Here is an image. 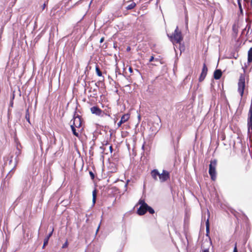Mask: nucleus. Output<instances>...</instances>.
Listing matches in <instances>:
<instances>
[{
	"label": "nucleus",
	"mask_w": 252,
	"mask_h": 252,
	"mask_svg": "<svg viewBox=\"0 0 252 252\" xmlns=\"http://www.w3.org/2000/svg\"><path fill=\"white\" fill-rule=\"evenodd\" d=\"M75 127L76 126H74L73 125H71V130H72V131L73 133V134L74 135H75L76 137H79V133L78 132L76 131V130L75 129Z\"/></svg>",
	"instance_id": "ddd939ff"
},
{
	"label": "nucleus",
	"mask_w": 252,
	"mask_h": 252,
	"mask_svg": "<svg viewBox=\"0 0 252 252\" xmlns=\"http://www.w3.org/2000/svg\"><path fill=\"white\" fill-rule=\"evenodd\" d=\"M100 223H99V225H98V227H97V229H96V233H97L98 232V230H99V228H100Z\"/></svg>",
	"instance_id": "5701e85b"
},
{
	"label": "nucleus",
	"mask_w": 252,
	"mask_h": 252,
	"mask_svg": "<svg viewBox=\"0 0 252 252\" xmlns=\"http://www.w3.org/2000/svg\"><path fill=\"white\" fill-rule=\"evenodd\" d=\"M129 119V115L128 114H124V115H123L122 117H121V120L117 124L118 127H119L120 126H121L122 124L127 122Z\"/></svg>",
	"instance_id": "6e6552de"
},
{
	"label": "nucleus",
	"mask_w": 252,
	"mask_h": 252,
	"mask_svg": "<svg viewBox=\"0 0 252 252\" xmlns=\"http://www.w3.org/2000/svg\"><path fill=\"white\" fill-rule=\"evenodd\" d=\"M96 189H94L93 191V203L94 205L96 201Z\"/></svg>",
	"instance_id": "4468645a"
},
{
	"label": "nucleus",
	"mask_w": 252,
	"mask_h": 252,
	"mask_svg": "<svg viewBox=\"0 0 252 252\" xmlns=\"http://www.w3.org/2000/svg\"><path fill=\"white\" fill-rule=\"evenodd\" d=\"M217 160L214 159L211 161L209 165V173L212 180H215L216 179V171Z\"/></svg>",
	"instance_id": "f03ea898"
},
{
	"label": "nucleus",
	"mask_w": 252,
	"mask_h": 252,
	"mask_svg": "<svg viewBox=\"0 0 252 252\" xmlns=\"http://www.w3.org/2000/svg\"><path fill=\"white\" fill-rule=\"evenodd\" d=\"M202 252H209V251L208 249H205L203 250Z\"/></svg>",
	"instance_id": "393cba45"
},
{
	"label": "nucleus",
	"mask_w": 252,
	"mask_h": 252,
	"mask_svg": "<svg viewBox=\"0 0 252 252\" xmlns=\"http://www.w3.org/2000/svg\"><path fill=\"white\" fill-rule=\"evenodd\" d=\"M71 125H73L76 127L79 128L81 125V119L79 117H75L73 120V124Z\"/></svg>",
	"instance_id": "1a4fd4ad"
},
{
	"label": "nucleus",
	"mask_w": 252,
	"mask_h": 252,
	"mask_svg": "<svg viewBox=\"0 0 252 252\" xmlns=\"http://www.w3.org/2000/svg\"><path fill=\"white\" fill-rule=\"evenodd\" d=\"M109 149H110V152L112 153V151H113L112 147L111 146H110L109 147Z\"/></svg>",
	"instance_id": "bb28decb"
},
{
	"label": "nucleus",
	"mask_w": 252,
	"mask_h": 252,
	"mask_svg": "<svg viewBox=\"0 0 252 252\" xmlns=\"http://www.w3.org/2000/svg\"><path fill=\"white\" fill-rule=\"evenodd\" d=\"M187 22H188V19L187 18H186V23H187Z\"/></svg>",
	"instance_id": "72a5a7b5"
},
{
	"label": "nucleus",
	"mask_w": 252,
	"mask_h": 252,
	"mask_svg": "<svg viewBox=\"0 0 252 252\" xmlns=\"http://www.w3.org/2000/svg\"><path fill=\"white\" fill-rule=\"evenodd\" d=\"M251 4L252 5V0H251Z\"/></svg>",
	"instance_id": "f704fd0d"
},
{
	"label": "nucleus",
	"mask_w": 252,
	"mask_h": 252,
	"mask_svg": "<svg viewBox=\"0 0 252 252\" xmlns=\"http://www.w3.org/2000/svg\"><path fill=\"white\" fill-rule=\"evenodd\" d=\"M103 41H104V37H102V38L100 39V43H102V42H103Z\"/></svg>",
	"instance_id": "a878e982"
},
{
	"label": "nucleus",
	"mask_w": 252,
	"mask_h": 252,
	"mask_svg": "<svg viewBox=\"0 0 252 252\" xmlns=\"http://www.w3.org/2000/svg\"><path fill=\"white\" fill-rule=\"evenodd\" d=\"M169 37L173 44L180 43L181 41L183 39V38L182 36L181 32L178 31V27L175 30L173 35L169 36Z\"/></svg>",
	"instance_id": "7ed1b4c3"
},
{
	"label": "nucleus",
	"mask_w": 252,
	"mask_h": 252,
	"mask_svg": "<svg viewBox=\"0 0 252 252\" xmlns=\"http://www.w3.org/2000/svg\"><path fill=\"white\" fill-rule=\"evenodd\" d=\"M147 211H148L150 214H153L155 213L154 210L151 207L148 205V207H147Z\"/></svg>",
	"instance_id": "f3484780"
},
{
	"label": "nucleus",
	"mask_w": 252,
	"mask_h": 252,
	"mask_svg": "<svg viewBox=\"0 0 252 252\" xmlns=\"http://www.w3.org/2000/svg\"><path fill=\"white\" fill-rule=\"evenodd\" d=\"M106 115H108V116H110V115L109 114H105Z\"/></svg>",
	"instance_id": "473e14b6"
},
{
	"label": "nucleus",
	"mask_w": 252,
	"mask_h": 252,
	"mask_svg": "<svg viewBox=\"0 0 252 252\" xmlns=\"http://www.w3.org/2000/svg\"><path fill=\"white\" fill-rule=\"evenodd\" d=\"M238 6H239V8L240 13L241 14H243V9H242L241 3L238 4Z\"/></svg>",
	"instance_id": "6ab92c4d"
},
{
	"label": "nucleus",
	"mask_w": 252,
	"mask_h": 252,
	"mask_svg": "<svg viewBox=\"0 0 252 252\" xmlns=\"http://www.w3.org/2000/svg\"><path fill=\"white\" fill-rule=\"evenodd\" d=\"M127 51L130 50V47H128L127 48Z\"/></svg>",
	"instance_id": "c756f323"
},
{
	"label": "nucleus",
	"mask_w": 252,
	"mask_h": 252,
	"mask_svg": "<svg viewBox=\"0 0 252 252\" xmlns=\"http://www.w3.org/2000/svg\"><path fill=\"white\" fill-rule=\"evenodd\" d=\"M154 58L153 56L151 57V58H150V59L149 60V62H153L154 61Z\"/></svg>",
	"instance_id": "412c9836"
},
{
	"label": "nucleus",
	"mask_w": 252,
	"mask_h": 252,
	"mask_svg": "<svg viewBox=\"0 0 252 252\" xmlns=\"http://www.w3.org/2000/svg\"><path fill=\"white\" fill-rule=\"evenodd\" d=\"M135 6H136L135 3L132 2L130 4H129L128 5H127L126 8L128 10L132 9L133 8H134Z\"/></svg>",
	"instance_id": "2eb2a0df"
},
{
	"label": "nucleus",
	"mask_w": 252,
	"mask_h": 252,
	"mask_svg": "<svg viewBox=\"0 0 252 252\" xmlns=\"http://www.w3.org/2000/svg\"><path fill=\"white\" fill-rule=\"evenodd\" d=\"M67 242H66L63 245V248H65L67 246Z\"/></svg>",
	"instance_id": "b1692460"
},
{
	"label": "nucleus",
	"mask_w": 252,
	"mask_h": 252,
	"mask_svg": "<svg viewBox=\"0 0 252 252\" xmlns=\"http://www.w3.org/2000/svg\"><path fill=\"white\" fill-rule=\"evenodd\" d=\"M241 0H237L238 4H241Z\"/></svg>",
	"instance_id": "cd10ccee"
},
{
	"label": "nucleus",
	"mask_w": 252,
	"mask_h": 252,
	"mask_svg": "<svg viewBox=\"0 0 252 252\" xmlns=\"http://www.w3.org/2000/svg\"><path fill=\"white\" fill-rule=\"evenodd\" d=\"M222 75V72L220 70H216L214 73V77L215 79H219Z\"/></svg>",
	"instance_id": "9d476101"
},
{
	"label": "nucleus",
	"mask_w": 252,
	"mask_h": 252,
	"mask_svg": "<svg viewBox=\"0 0 252 252\" xmlns=\"http://www.w3.org/2000/svg\"><path fill=\"white\" fill-rule=\"evenodd\" d=\"M151 176L153 178L157 181L158 178L160 182H164L169 178V173L166 171L163 170L161 173H159L157 169H154L151 171Z\"/></svg>",
	"instance_id": "f257e3e1"
},
{
	"label": "nucleus",
	"mask_w": 252,
	"mask_h": 252,
	"mask_svg": "<svg viewBox=\"0 0 252 252\" xmlns=\"http://www.w3.org/2000/svg\"><path fill=\"white\" fill-rule=\"evenodd\" d=\"M26 118L27 119V120L30 122V117H29V115L28 114H26Z\"/></svg>",
	"instance_id": "aec40b11"
},
{
	"label": "nucleus",
	"mask_w": 252,
	"mask_h": 252,
	"mask_svg": "<svg viewBox=\"0 0 252 252\" xmlns=\"http://www.w3.org/2000/svg\"><path fill=\"white\" fill-rule=\"evenodd\" d=\"M238 86V91L240 93L241 96L242 97L245 88V77L242 75L239 78Z\"/></svg>",
	"instance_id": "20e7f679"
},
{
	"label": "nucleus",
	"mask_w": 252,
	"mask_h": 252,
	"mask_svg": "<svg viewBox=\"0 0 252 252\" xmlns=\"http://www.w3.org/2000/svg\"><path fill=\"white\" fill-rule=\"evenodd\" d=\"M206 232L207 233H208L209 232V219H207L206 222Z\"/></svg>",
	"instance_id": "dca6fc26"
},
{
	"label": "nucleus",
	"mask_w": 252,
	"mask_h": 252,
	"mask_svg": "<svg viewBox=\"0 0 252 252\" xmlns=\"http://www.w3.org/2000/svg\"><path fill=\"white\" fill-rule=\"evenodd\" d=\"M90 174H91V176H92L93 177H94V175H93V174L92 173V172H90Z\"/></svg>",
	"instance_id": "7c9ffc66"
},
{
	"label": "nucleus",
	"mask_w": 252,
	"mask_h": 252,
	"mask_svg": "<svg viewBox=\"0 0 252 252\" xmlns=\"http://www.w3.org/2000/svg\"><path fill=\"white\" fill-rule=\"evenodd\" d=\"M91 112L97 116H103V111L97 106H93L91 108Z\"/></svg>",
	"instance_id": "423d86ee"
},
{
	"label": "nucleus",
	"mask_w": 252,
	"mask_h": 252,
	"mask_svg": "<svg viewBox=\"0 0 252 252\" xmlns=\"http://www.w3.org/2000/svg\"><path fill=\"white\" fill-rule=\"evenodd\" d=\"M125 187H127V184H126Z\"/></svg>",
	"instance_id": "c9c22d12"
},
{
	"label": "nucleus",
	"mask_w": 252,
	"mask_h": 252,
	"mask_svg": "<svg viewBox=\"0 0 252 252\" xmlns=\"http://www.w3.org/2000/svg\"><path fill=\"white\" fill-rule=\"evenodd\" d=\"M53 231V229H52V231L49 234V235L44 239V244L43 247H44L45 245H46L48 242L49 238L52 235V233Z\"/></svg>",
	"instance_id": "f8f14e48"
},
{
	"label": "nucleus",
	"mask_w": 252,
	"mask_h": 252,
	"mask_svg": "<svg viewBox=\"0 0 252 252\" xmlns=\"http://www.w3.org/2000/svg\"><path fill=\"white\" fill-rule=\"evenodd\" d=\"M248 62L251 63L252 62V48H251L248 53Z\"/></svg>",
	"instance_id": "9b49d317"
},
{
	"label": "nucleus",
	"mask_w": 252,
	"mask_h": 252,
	"mask_svg": "<svg viewBox=\"0 0 252 252\" xmlns=\"http://www.w3.org/2000/svg\"><path fill=\"white\" fill-rule=\"evenodd\" d=\"M207 70L208 69L207 66H206L205 64H204L201 75L199 78V82H201L204 79L206 76Z\"/></svg>",
	"instance_id": "0eeeda50"
},
{
	"label": "nucleus",
	"mask_w": 252,
	"mask_h": 252,
	"mask_svg": "<svg viewBox=\"0 0 252 252\" xmlns=\"http://www.w3.org/2000/svg\"><path fill=\"white\" fill-rule=\"evenodd\" d=\"M45 6V4H44V5H43V8H44Z\"/></svg>",
	"instance_id": "2f4dec72"
},
{
	"label": "nucleus",
	"mask_w": 252,
	"mask_h": 252,
	"mask_svg": "<svg viewBox=\"0 0 252 252\" xmlns=\"http://www.w3.org/2000/svg\"><path fill=\"white\" fill-rule=\"evenodd\" d=\"M139 203L140 204V206L137 210V213L139 215H143L147 211L148 204L143 200H140Z\"/></svg>",
	"instance_id": "39448f33"
},
{
	"label": "nucleus",
	"mask_w": 252,
	"mask_h": 252,
	"mask_svg": "<svg viewBox=\"0 0 252 252\" xmlns=\"http://www.w3.org/2000/svg\"><path fill=\"white\" fill-rule=\"evenodd\" d=\"M129 70L130 72H132V69H131V67H130V68H129Z\"/></svg>",
	"instance_id": "c85d7f7f"
},
{
	"label": "nucleus",
	"mask_w": 252,
	"mask_h": 252,
	"mask_svg": "<svg viewBox=\"0 0 252 252\" xmlns=\"http://www.w3.org/2000/svg\"><path fill=\"white\" fill-rule=\"evenodd\" d=\"M96 74L98 76H102V73L98 67H96L95 68Z\"/></svg>",
	"instance_id": "a211bd4d"
},
{
	"label": "nucleus",
	"mask_w": 252,
	"mask_h": 252,
	"mask_svg": "<svg viewBox=\"0 0 252 252\" xmlns=\"http://www.w3.org/2000/svg\"><path fill=\"white\" fill-rule=\"evenodd\" d=\"M233 252H238L237 247H236V245H235V246L234 250H233Z\"/></svg>",
	"instance_id": "4be33fe9"
}]
</instances>
